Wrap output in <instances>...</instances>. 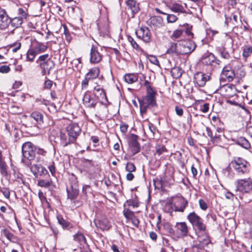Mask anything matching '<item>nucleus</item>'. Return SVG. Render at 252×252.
Here are the masks:
<instances>
[{"mask_svg":"<svg viewBox=\"0 0 252 252\" xmlns=\"http://www.w3.org/2000/svg\"><path fill=\"white\" fill-rule=\"evenodd\" d=\"M130 220L131 221L132 224L136 227H138L139 224V220L138 219L134 216L133 218H132Z\"/></svg>","mask_w":252,"mask_h":252,"instance_id":"59","label":"nucleus"},{"mask_svg":"<svg viewBox=\"0 0 252 252\" xmlns=\"http://www.w3.org/2000/svg\"><path fill=\"white\" fill-rule=\"evenodd\" d=\"M137 37L146 43L150 42L152 38V33L149 29L146 27L139 28L135 32Z\"/></svg>","mask_w":252,"mask_h":252,"instance_id":"8","label":"nucleus"},{"mask_svg":"<svg viewBox=\"0 0 252 252\" xmlns=\"http://www.w3.org/2000/svg\"><path fill=\"white\" fill-rule=\"evenodd\" d=\"M31 171L36 178L48 173L47 170L45 167L38 164H33L31 167Z\"/></svg>","mask_w":252,"mask_h":252,"instance_id":"14","label":"nucleus"},{"mask_svg":"<svg viewBox=\"0 0 252 252\" xmlns=\"http://www.w3.org/2000/svg\"><path fill=\"white\" fill-rule=\"evenodd\" d=\"M63 32L65 36L66 39L67 41L70 42L71 39V36L70 35L69 31L67 29V26L65 25H63Z\"/></svg>","mask_w":252,"mask_h":252,"instance_id":"47","label":"nucleus"},{"mask_svg":"<svg viewBox=\"0 0 252 252\" xmlns=\"http://www.w3.org/2000/svg\"><path fill=\"white\" fill-rule=\"evenodd\" d=\"M10 48H12V51L13 52H16L19 50L21 47V44L20 42H16L14 43L11 44L9 45Z\"/></svg>","mask_w":252,"mask_h":252,"instance_id":"43","label":"nucleus"},{"mask_svg":"<svg viewBox=\"0 0 252 252\" xmlns=\"http://www.w3.org/2000/svg\"><path fill=\"white\" fill-rule=\"evenodd\" d=\"M176 236L179 238L187 236L188 234V227L185 222H177L175 226Z\"/></svg>","mask_w":252,"mask_h":252,"instance_id":"9","label":"nucleus"},{"mask_svg":"<svg viewBox=\"0 0 252 252\" xmlns=\"http://www.w3.org/2000/svg\"><path fill=\"white\" fill-rule=\"evenodd\" d=\"M210 76L202 72H198L194 75V82L200 87H204L210 80Z\"/></svg>","mask_w":252,"mask_h":252,"instance_id":"11","label":"nucleus"},{"mask_svg":"<svg viewBox=\"0 0 252 252\" xmlns=\"http://www.w3.org/2000/svg\"><path fill=\"white\" fill-rule=\"evenodd\" d=\"M10 70V68L9 66L6 65H3L0 66V72L2 73H7Z\"/></svg>","mask_w":252,"mask_h":252,"instance_id":"53","label":"nucleus"},{"mask_svg":"<svg viewBox=\"0 0 252 252\" xmlns=\"http://www.w3.org/2000/svg\"><path fill=\"white\" fill-rule=\"evenodd\" d=\"M175 110L176 113L178 116H179L180 117H181L183 116L184 111H183V109L180 106H176L175 108Z\"/></svg>","mask_w":252,"mask_h":252,"instance_id":"57","label":"nucleus"},{"mask_svg":"<svg viewBox=\"0 0 252 252\" xmlns=\"http://www.w3.org/2000/svg\"><path fill=\"white\" fill-rule=\"evenodd\" d=\"M81 129L79 126L75 123L71 124L66 127L65 131L70 135V138L74 141L78 136Z\"/></svg>","mask_w":252,"mask_h":252,"instance_id":"10","label":"nucleus"},{"mask_svg":"<svg viewBox=\"0 0 252 252\" xmlns=\"http://www.w3.org/2000/svg\"><path fill=\"white\" fill-rule=\"evenodd\" d=\"M249 163L244 158H234L229 164L230 168H234L239 173L244 174L248 171Z\"/></svg>","mask_w":252,"mask_h":252,"instance_id":"3","label":"nucleus"},{"mask_svg":"<svg viewBox=\"0 0 252 252\" xmlns=\"http://www.w3.org/2000/svg\"><path fill=\"white\" fill-rule=\"evenodd\" d=\"M237 144L241 146L242 147L248 149L250 148V144L249 141L243 137H241L238 139Z\"/></svg>","mask_w":252,"mask_h":252,"instance_id":"35","label":"nucleus"},{"mask_svg":"<svg viewBox=\"0 0 252 252\" xmlns=\"http://www.w3.org/2000/svg\"><path fill=\"white\" fill-rule=\"evenodd\" d=\"M156 105L155 93L154 91H149L147 95L140 101V112L142 114H145L148 107H154Z\"/></svg>","mask_w":252,"mask_h":252,"instance_id":"2","label":"nucleus"},{"mask_svg":"<svg viewBox=\"0 0 252 252\" xmlns=\"http://www.w3.org/2000/svg\"><path fill=\"white\" fill-rule=\"evenodd\" d=\"M68 197L71 200L76 198L78 194V191L76 189H72V191H67Z\"/></svg>","mask_w":252,"mask_h":252,"instance_id":"46","label":"nucleus"},{"mask_svg":"<svg viewBox=\"0 0 252 252\" xmlns=\"http://www.w3.org/2000/svg\"><path fill=\"white\" fill-rule=\"evenodd\" d=\"M73 240L75 241L78 242L81 245L86 244V243L85 237L80 232H78V233L73 235Z\"/></svg>","mask_w":252,"mask_h":252,"instance_id":"30","label":"nucleus"},{"mask_svg":"<svg viewBox=\"0 0 252 252\" xmlns=\"http://www.w3.org/2000/svg\"><path fill=\"white\" fill-rule=\"evenodd\" d=\"M167 150L165 146L161 144H157L156 146V152L158 156H160L164 152H166Z\"/></svg>","mask_w":252,"mask_h":252,"instance_id":"40","label":"nucleus"},{"mask_svg":"<svg viewBox=\"0 0 252 252\" xmlns=\"http://www.w3.org/2000/svg\"><path fill=\"white\" fill-rule=\"evenodd\" d=\"M220 91L222 92H225L224 95L227 97H232L235 94V86L232 85H225L223 86Z\"/></svg>","mask_w":252,"mask_h":252,"instance_id":"18","label":"nucleus"},{"mask_svg":"<svg viewBox=\"0 0 252 252\" xmlns=\"http://www.w3.org/2000/svg\"><path fill=\"white\" fill-rule=\"evenodd\" d=\"M144 86L147 89L148 93L149 91H154L151 87V83L148 80H146L144 82Z\"/></svg>","mask_w":252,"mask_h":252,"instance_id":"61","label":"nucleus"},{"mask_svg":"<svg viewBox=\"0 0 252 252\" xmlns=\"http://www.w3.org/2000/svg\"><path fill=\"white\" fill-rule=\"evenodd\" d=\"M129 148L133 155L140 152V148L136 135H131L129 141Z\"/></svg>","mask_w":252,"mask_h":252,"instance_id":"13","label":"nucleus"},{"mask_svg":"<svg viewBox=\"0 0 252 252\" xmlns=\"http://www.w3.org/2000/svg\"><path fill=\"white\" fill-rule=\"evenodd\" d=\"M179 42L175 43L171 42L167 49L166 53L170 55H181Z\"/></svg>","mask_w":252,"mask_h":252,"instance_id":"17","label":"nucleus"},{"mask_svg":"<svg viewBox=\"0 0 252 252\" xmlns=\"http://www.w3.org/2000/svg\"><path fill=\"white\" fill-rule=\"evenodd\" d=\"M2 234L4 237H5L8 240L10 241L14 242L16 240V237L11 233L7 229H3L2 230Z\"/></svg>","mask_w":252,"mask_h":252,"instance_id":"32","label":"nucleus"},{"mask_svg":"<svg viewBox=\"0 0 252 252\" xmlns=\"http://www.w3.org/2000/svg\"><path fill=\"white\" fill-rule=\"evenodd\" d=\"M53 85V82L51 80H48L46 81L44 83V88L45 89H50Z\"/></svg>","mask_w":252,"mask_h":252,"instance_id":"63","label":"nucleus"},{"mask_svg":"<svg viewBox=\"0 0 252 252\" xmlns=\"http://www.w3.org/2000/svg\"><path fill=\"white\" fill-rule=\"evenodd\" d=\"M47 48V46L41 42H37L32 48L36 55L45 52Z\"/></svg>","mask_w":252,"mask_h":252,"instance_id":"25","label":"nucleus"},{"mask_svg":"<svg viewBox=\"0 0 252 252\" xmlns=\"http://www.w3.org/2000/svg\"><path fill=\"white\" fill-rule=\"evenodd\" d=\"M21 161L27 166L31 167L32 165L31 161L30 158H22Z\"/></svg>","mask_w":252,"mask_h":252,"instance_id":"60","label":"nucleus"},{"mask_svg":"<svg viewBox=\"0 0 252 252\" xmlns=\"http://www.w3.org/2000/svg\"><path fill=\"white\" fill-rule=\"evenodd\" d=\"M127 40L130 43L132 47L138 50L139 48L138 44L136 43L135 40L130 36H127Z\"/></svg>","mask_w":252,"mask_h":252,"instance_id":"44","label":"nucleus"},{"mask_svg":"<svg viewBox=\"0 0 252 252\" xmlns=\"http://www.w3.org/2000/svg\"><path fill=\"white\" fill-rule=\"evenodd\" d=\"M150 22L153 25L158 26L162 25L163 19L160 16H154L151 18Z\"/></svg>","mask_w":252,"mask_h":252,"instance_id":"36","label":"nucleus"},{"mask_svg":"<svg viewBox=\"0 0 252 252\" xmlns=\"http://www.w3.org/2000/svg\"><path fill=\"white\" fill-rule=\"evenodd\" d=\"M243 48V56L244 58H247L252 54V46L246 45Z\"/></svg>","mask_w":252,"mask_h":252,"instance_id":"37","label":"nucleus"},{"mask_svg":"<svg viewBox=\"0 0 252 252\" xmlns=\"http://www.w3.org/2000/svg\"><path fill=\"white\" fill-rule=\"evenodd\" d=\"M83 101V104L89 108H94L97 103V101L95 99H93L91 95L87 93H86L84 95Z\"/></svg>","mask_w":252,"mask_h":252,"instance_id":"16","label":"nucleus"},{"mask_svg":"<svg viewBox=\"0 0 252 252\" xmlns=\"http://www.w3.org/2000/svg\"><path fill=\"white\" fill-rule=\"evenodd\" d=\"M209 104L207 103L204 104L202 106L201 111L203 113H207L209 111Z\"/></svg>","mask_w":252,"mask_h":252,"instance_id":"64","label":"nucleus"},{"mask_svg":"<svg viewBox=\"0 0 252 252\" xmlns=\"http://www.w3.org/2000/svg\"><path fill=\"white\" fill-rule=\"evenodd\" d=\"M1 192L3 195L6 198H8L10 196V192L7 189L3 188L1 190Z\"/></svg>","mask_w":252,"mask_h":252,"instance_id":"62","label":"nucleus"},{"mask_svg":"<svg viewBox=\"0 0 252 252\" xmlns=\"http://www.w3.org/2000/svg\"><path fill=\"white\" fill-rule=\"evenodd\" d=\"M236 191L249 193L252 190V182L250 179H240L237 181Z\"/></svg>","mask_w":252,"mask_h":252,"instance_id":"5","label":"nucleus"},{"mask_svg":"<svg viewBox=\"0 0 252 252\" xmlns=\"http://www.w3.org/2000/svg\"><path fill=\"white\" fill-rule=\"evenodd\" d=\"M222 76L225 77L227 81L230 82L233 80L235 74L230 67H224L222 70Z\"/></svg>","mask_w":252,"mask_h":252,"instance_id":"20","label":"nucleus"},{"mask_svg":"<svg viewBox=\"0 0 252 252\" xmlns=\"http://www.w3.org/2000/svg\"><path fill=\"white\" fill-rule=\"evenodd\" d=\"M187 218L191 224L197 227L199 231L205 230L206 225L203 223L202 219L194 212L189 213L187 216Z\"/></svg>","mask_w":252,"mask_h":252,"instance_id":"4","label":"nucleus"},{"mask_svg":"<svg viewBox=\"0 0 252 252\" xmlns=\"http://www.w3.org/2000/svg\"><path fill=\"white\" fill-rule=\"evenodd\" d=\"M148 128L146 130L145 133H147V136L150 139H154L155 133L157 131L156 127L154 125L150 123H148Z\"/></svg>","mask_w":252,"mask_h":252,"instance_id":"27","label":"nucleus"},{"mask_svg":"<svg viewBox=\"0 0 252 252\" xmlns=\"http://www.w3.org/2000/svg\"><path fill=\"white\" fill-rule=\"evenodd\" d=\"M184 33V31L182 30H176L173 32L172 34L170 36V38L173 40L182 37Z\"/></svg>","mask_w":252,"mask_h":252,"instance_id":"33","label":"nucleus"},{"mask_svg":"<svg viewBox=\"0 0 252 252\" xmlns=\"http://www.w3.org/2000/svg\"><path fill=\"white\" fill-rule=\"evenodd\" d=\"M174 207L176 212H183L188 205V201L183 197H175Z\"/></svg>","mask_w":252,"mask_h":252,"instance_id":"12","label":"nucleus"},{"mask_svg":"<svg viewBox=\"0 0 252 252\" xmlns=\"http://www.w3.org/2000/svg\"><path fill=\"white\" fill-rule=\"evenodd\" d=\"M23 22V19L20 17H16L11 19L10 23L11 26L13 27L18 28L20 27Z\"/></svg>","mask_w":252,"mask_h":252,"instance_id":"34","label":"nucleus"},{"mask_svg":"<svg viewBox=\"0 0 252 252\" xmlns=\"http://www.w3.org/2000/svg\"><path fill=\"white\" fill-rule=\"evenodd\" d=\"M94 94L98 99L106 98V94L100 85H97L94 87Z\"/></svg>","mask_w":252,"mask_h":252,"instance_id":"22","label":"nucleus"},{"mask_svg":"<svg viewBox=\"0 0 252 252\" xmlns=\"http://www.w3.org/2000/svg\"><path fill=\"white\" fill-rule=\"evenodd\" d=\"M60 140L61 144L63 147L74 142L73 140H72V139L70 138V135L68 134L65 130L61 132Z\"/></svg>","mask_w":252,"mask_h":252,"instance_id":"19","label":"nucleus"},{"mask_svg":"<svg viewBox=\"0 0 252 252\" xmlns=\"http://www.w3.org/2000/svg\"><path fill=\"white\" fill-rule=\"evenodd\" d=\"M126 169L128 172H132L135 171L136 167L133 163L127 162L126 165Z\"/></svg>","mask_w":252,"mask_h":252,"instance_id":"48","label":"nucleus"},{"mask_svg":"<svg viewBox=\"0 0 252 252\" xmlns=\"http://www.w3.org/2000/svg\"><path fill=\"white\" fill-rule=\"evenodd\" d=\"M37 55L32 50V48L28 50L26 54L27 61L32 62Z\"/></svg>","mask_w":252,"mask_h":252,"instance_id":"39","label":"nucleus"},{"mask_svg":"<svg viewBox=\"0 0 252 252\" xmlns=\"http://www.w3.org/2000/svg\"><path fill=\"white\" fill-rule=\"evenodd\" d=\"M126 82L128 84H132L138 81V75L136 74L129 73L126 74L124 77Z\"/></svg>","mask_w":252,"mask_h":252,"instance_id":"28","label":"nucleus"},{"mask_svg":"<svg viewBox=\"0 0 252 252\" xmlns=\"http://www.w3.org/2000/svg\"><path fill=\"white\" fill-rule=\"evenodd\" d=\"M52 181L51 179L48 180H39L37 186L40 187L49 188L52 185Z\"/></svg>","mask_w":252,"mask_h":252,"instance_id":"31","label":"nucleus"},{"mask_svg":"<svg viewBox=\"0 0 252 252\" xmlns=\"http://www.w3.org/2000/svg\"><path fill=\"white\" fill-rule=\"evenodd\" d=\"M164 226L167 232L173 236H176L175 230H174L169 224H167Z\"/></svg>","mask_w":252,"mask_h":252,"instance_id":"52","label":"nucleus"},{"mask_svg":"<svg viewBox=\"0 0 252 252\" xmlns=\"http://www.w3.org/2000/svg\"><path fill=\"white\" fill-rule=\"evenodd\" d=\"M167 21L168 23H175L178 19L177 16L172 14H167Z\"/></svg>","mask_w":252,"mask_h":252,"instance_id":"45","label":"nucleus"},{"mask_svg":"<svg viewBox=\"0 0 252 252\" xmlns=\"http://www.w3.org/2000/svg\"><path fill=\"white\" fill-rule=\"evenodd\" d=\"M179 46L181 55L189 54L193 52L195 48L196 45L194 42L191 41H180Z\"/></svg>","mask_w":252,"mask_h":252,"instance_id":"7","label":"nucleus"},{"mask_svg":"<svg viewBox=\"0 0 252 252\" xmlns=\"http://www.w3.org/2000/svg\"><path fill=\"white\" fill-rule=\"evenodd\" d=\"M199 204L200 208L203 210H205L207 209L208 206L204 200L200 199L199 200Z\"/></svg>","mask_w":252,"mask_h":252,"instance_id":"58","label":"nucleus"},{"mask_svg":"<svg viewBox=\"0 0 252 252\" xmlns=\"http://www.w3.org/2000/svg\"><path fill=\"white\" fill-rule=\"evenodd\" d=\"M90 80H92L90 79L86 75H85V79L82 82V87L83 89V88H87V87L88 86V84H89V82Z\"/></svg>","mask_w":252,"mask_h":252,"instance_id":"55","label":"nucleus"},{"mask_svg":"<svg viewBox=\"0 0 252 252\" xmlns=\"http://www.w3.org/2000/svg\"><path fill=\"white\" fill-rule=\"evenodd\" d=\"M148 59L150 63H152L155 65H159V62L156 56L153 55H150L149 56Z\"/></svg>","mask_w":252,"mask_h":252,"instance_id":"51","label":"nucleus"},{"mask_svg":"<svg viewBox=\"0 0 252 252\" xmlns=\"http://www.w3.org/2000/svg\"><path fill=\"white\" fill-rule=\"evenodd\" d=\"M57 220L59 223L63 227V228H66L69 226V223L66 221L62 216H58Z\"/></svg>","mask_w":252,"mask_h":252,"instance_id":"41","label":"nucleus"},{"mask_svg":"<svg viewBox=\"0 0 252 252\" xmlns=\"http://www.w3.org/2000/svg\"><path fill=\"white\" fill-rule=\"evenodd\" d=\"M123 212L124 216L128 220H130L135 216L134 213L128 209H125Z\"/></svg>","mask_w":252,"mask_h":252,"instance_id":"42","label":"nucleus"},{"mask_svg":"<svg viewBox=\"0 0 252 252\" xmlns=\"http://www.w3.org/2000/svg\"><path fill=\"white\" fill-rule=\"evenodd\" d=\"M169 9L176 13H184L185 10L182 5L179 3H174L169 6Z\"/></svg>","mask_w":252,"mask_h":252,"instance_id":"29","label":"nucleus"},{"mask_svg":"<svg viewBox=\"0 0 252 252\" xmlns=\"http://www.w3.org/2000/svg\"><path fill=\"white\" fill-rule=\"evenodd\" d=\"M51 60L46 62H41L39 63V66L42 70V74L45 75L46 74H49L51 69L52 68V65L50 64Z\"/></svg>","mask_w":252,"mask_h":252,"instance_id":"24","label":"nucleus"},{"mask_svg":"<svg viewBox=\"0 0 252 252\" xmlns=\"http://www.w3.org/2000/svg\"><path fill=\"white\" fill-rule=\"evenodd\" d=\"M22 154L24 158H38L39 157L49 156L47 151L43 149L35 147L31 142L24 143L22 147Z\"/></svg>","mask_w":252,"mask_h":252,"instance_id":"1","label":"nucleus"},{"mask_svg":"<svg viewBox=\"0 0 252 252\" xmlns=\"http://www.w3.org/2000/svg\"><path fill=\"white\" fill-rule=\"evenodd\" d=\"M18 14H19V17H20L22 19H26L27 17L28 14L26 12L21 8H19L18 9Z\"/></svg>","mask_w":252,"mask_h":252,"instance_id":"50","label":"nucleus"},{"mask_svg":"<svg viewBox=\"0 0 252 252\" xmlns=\"http://www.w3.org/2000/svg\"><path fill=\"white\" fill-rule=\"evenodd\" d=\"M102 50L97 46L93 45L90 51V62L91 63L96 64L100 62L102 59L101 52Z\"/></svg>","mask_w":252,"mask_h":252,"instance_id":"6","label":"nucleus"},{"mask_svg":"<svg viewBox=\"0 0 252 252\" xmlns=\"http://www.w3.org/2000/svg\"><path fill=\"white\" fill-rule=\"evenodd\" d=\"M100 73V70L98 67H94L89 69L86 75L90 79L94 80L97 78Z\"/></svg>","mask_w":252,"mask_h":252,"instance_id":"26","label":"nucleus"},{"mask_svg":"<svg viewBox=\"0 0 252 252\" xmlns=\"http://www.w3.org/2000/svg\"><path fill=\"white\" fill-rule=\"evenodd\" d=\"M29 118L34 120L37 124L41 125L43 123V115L39 112L34 111L32 112Z\"/></svg>","mask_w":252,"mask_h":252,"instance_id":"23","label":"nucleus"},{"mask_svg":"<svg viewBox=\"0 0 252 252\" xmlns=\"http://www.w3.org/2000/svg\"><path fill=\"white\" fill-rule=\"evenodd\" d=\"M11 22V19L9 17L4 9L0 12V28L1 29H5L8 28Z\"/></svg>","mask_w":252,"mask_h":252,"instance_id":"15","label":"nucleus"},{"mask_svg":"<svg viewBox=\"0 0 252 252\" xmlns=\"http://www.w3.org/2000/svg\"><path fill=\"white\" fill-rule=\"evenodd\" d=\"M0 169L2 176L5 177L7 175V165L3 158H0Z\"/></svg>","mask_w":252,"mask_h":252,"instance_id":"38","label":"nucleus"},{"mask_svg":"<svg viewBox=\"0 0 252 252\" xmlns=\"http://www.w3.org/2000/svg\"><path fill=\"white\" fill-rule=\"evenodd\" d=\"M128 127V126L125 123H122L120 125L121 131L123 133H126L127 132Z\"/></svg>","mask_w":252,"mask_h":252,"instance_id":"56","label":"nucleus"},{"mask_svg":"<svg viewBox=\"0 0 252 252\" xmlns=\"http://www.w3.org/2000/svg\"><path fill=\"white\" fill-rule=\"evenodd\" d=\"M50 59L49 57V55L48 54H44L39 57L38 59L37 60L36 62L38 63L39 61L41 62H46L48 61H50Z\"/></svg>","mask_w":252,"mask_h":252,"instance_id":"49","label":"nucleus"},{"mask_svg":"<svg viewBox=\"0 0 252 252\" xmlns=\"http://www.w3.org/2000/svg\"><path fill=\"white\" fill-rule=\"evenodd\" d=\"M126 5L133 14L137 13L139 10V3L135 0H128Z\"/></svg>","mask_w":252,"mask_h":252,"instance_id":"21","label":"nucleus"},{"mask_svg":"<svg viewBox=\"0 0 252 252\" xmlns=\"http://www.w3.org/2000/svg\"><path fill=\"white\" fill-rule=\"evenodd\" d=\"M82 163L83 164V166L87 168L90 167L92 165V160L84 158L82 160Z\"/></svg>","mask_w":252,"mask_h":252,"instance_id":"54","label":"nucleus"}]
</instances>
